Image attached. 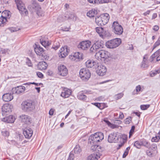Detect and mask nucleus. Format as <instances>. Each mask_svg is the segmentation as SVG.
Returning <instances> with one entry per match:
<instances>
[{
	"mask_svg": "<svg viewBox=\"0 0 160 160\" xmlns=\"http://www.w3.org/2000/svg\"><path fill=\"white\" fill-rule=\"evenodd\" d=\"M11 94L12 93V94H17V88L16 87H15L12 88V91H11Z\"/></svg>",
	"mask_w": 160,
	"mask_h": 160,
	"instance_id": "6e6d98bb",
	"label": "nucleus"
},
{
	"mask_svg": "<svg viewBox=\"0 0 160 160\" xmlns=\"http://www.w3.org/2000/svg\"><path fill=\"white\" fill-rule=\"evenodd\" d=\"M90 3L94 4L95 3H99L100 0H88Z\"/></svg>",
	"mask_w": 160,
	"mask_h": 160,
	"instance_id": "8fccbe9b",
	"label": "nucleus"
},
{
	"mask_svg": "<svg viewBox=\"0 0 160 160\" xmlns=\"http://www.w3.org/2000/svg\"><path fill=\"white\" fill-rule=\"evenodd\" d=\"M150 107V105H142L140 106L141 109L142 110H145Z\"/></svg>",
	"mask_w": 160,
	"mask_h": 160,
	"instance_id": "49530a36",
	"label": "nucleus"
},
{
	"mask_svg": "<svg viewBox=\"0 0 160 160\" xmlns=\"http://www.w3.org/2000/svg\"><path fill=\"white\" fill-rule=\"evenodd\" d=\"M92 104L94 105L95 106H96L98 108H99L100 109H103V108H101V104H102V103H98V102H96V103H92Z\"/></svg>",
	"mask_w": 160,
	"mask_h": 160,
	"instance_id": "603ef678",
	"label": "nucleus"
},
{
	"mask_svg": "<svg viewBox=\"0 0 160 160\" xmlns=\"http://www.w3.org/2000/svg\"><path fill=\"white\" fill-rule=\"evenodd\" d=\"M124 117V115L122 112H120L119 116V118L121 119H122Z\"/></svg>",
	"mask_w": 160,
	"mask_h": 160,
	"instance_id": "0e129e2a",
	"label": "nucleus"
},
{
	"mask_svg": "<svg viewBox=\"0 0 160 160\" xmlns=\"http://www.w3.org/2000/svg\"><path fill=\"white\" fill-rule=\"evenodd\" d=\"M135 128V127L134 126H132V127L131 129L130 130L129 132V137L130 138L131 136H132L133 134Z\"/></svg>",
	"mask_w": 160,
	"mask_h": 160,
	"instance_id": "09e8293b",
	"label": "nucleus"
},
{
	"mask_svg": "<svg viewBox=\"0 0 160 160\" xmlns=\"http://www.w3.org/2000/svg\"><path fill=\"white\" fill-rule=\"evenodd\" d=\"M103 121L107 123L109 126H111V122L106 119H105L103 120Z\"/></svg>",
	"mask_w": 160,
	"mask_h": 160,
	"instance_id": "680f3d73",
	"label": "nucleus"
},
{
	"mask_svg": "<svg viewBox=\"0 0 160 160\" xmlns=\"http://www.w3.org/2000/svg\"><path fill=\"white\" fill-rule=\"evenodd\" d=\"M128 151L125 150L122 156L123 158H125L126 157V156L128 155Z\"/></svg>",
	"mask_w": 160,
	"mask_h": 160,
	"instance_id": "69168bd1",
	"label": "nucleus"
},
{
	"mask_svg": "<svg viewBox=\"0 0 160 160\" xmlns=\"http://www.w3.org/2000/svg\"><path fill=\"white\" fill-rule=\"evenodd\" d=\"M58 69L59 74L63 76L67 75L68 73V70L65 66L61 65L58 67Z\"/></svg>",
	"mask_w": 160,
	"mask_h": 160,
	"instance_id": "f8f14e48",
	"label": "nucleus"
},
{
	"mask_svg": "<svg viewBox=\"0 0 160 160\" xmlns=\"http://www.w3.org/2000/svg\"><path fill=\"white\" fill-rule=\"evenodd\" d=\"M31 6L35 10H38L40 8V6L35 1H32V2Z\"/></svg>",
	"mask_w": 160,
	"mask_h": 160,
	"instance_id": "a878e982",
	"label": "nucleus"
},
{
	"mask_svg": "<svg viewBox=\"0 0 160 160\" xmlns=\"http://www.w3.org/2000/svg\"><path fill=\"white\" fill-rule=\"evenodd\" d=\"M2 110L3 114H9V111H10V104L9 103L5 104L2 106Z\"/></svg>",
	"mask_w": 160,
	"mask_h": 160,
	"instance_id": "6ab92c4d",
	"label": "nucleus"
},
{
	"mask_svg": "<svg viewBox=\"0 0 160 160\" xmlns=\"http://www.w3.org/2000/svg\"><path fill=\"white\" fill-rule=\"evenodd\" d=\"M112 28V32L116 34L120 35L123 32L122 27L117 21H114L113 22Z\"/></svg>",
	"mask_w": 160,
	"mask_h": 160,
	"instance_id": "423d86ee",
	"label": "nucleus"
},
{
	"mask_svg": "<svg viewBox=\"0 0 160 160\" xmlns=\"http://www.w3.org/2000/svg\"><path fill=\"white\" fill-rule=\"evenodd\" d=\"M79 75L83 80L87 81L90 78L91 73L88 69L83 68L80 70Z\"/></svg>",
	"mask_w": 160,
	"mask_h": 160,
	"instance_id": "0eeeda50",
	"label": "nucleus"
},
{
	"mask_svg": "<svg viewBox=\"0 0 160 160\" xmlns=\"http://www.w3.org/2000/svg\"><path fill=\"white\" fill-rule=\"evenodd\" d=\"M65 17L68 19H73L75 17L73 14H69L68 15H66Z\"/></svg>",
	"mask_w": 160,
	"mask_h": 160,
	"instance_id": "a18cd8bd",
	"label": "nucleus"
},
{
	"mask_svg": "<svg viewBox=\"0 0 160 160\" xmlns=\"http://www.w3.org/2000/svg\"><path fill=\"white\" fill-rule=\"evenodd\" d=\"M56 44L57 45H54V46L52 47V48L55 50L57 49L59 47V42H58L56 43Z\"/></svg>",
	"mask_w": 160,
	"mask_h": 160,
	"instance_id": "052dcab7",
	"label": "nucleus"
},
{
	"mask_svg": "<svg viewBox=\"0 0 160 160\" xmlns=\"http://www.w3.org/2000/svg\"><path fill=\"white\" fill-rule=\"evenodd\" d=\"M95 21L96 24L98 26H102L104 25L100 16H98L95 18Z\"/></svg>",
	"mask_w": 160,
	"mask_h": 160,
	"instance_id": "cd10ccee",
	"label": "nucleus"
},
{
	"mask_svg": "<svg viewBox=\"0 0 160 160\" xmlns=\"http://www.w3.org/2000/svg\"><path fill=\"white\" fill-rule=\"evenodd\" d=\"M16 117L15 115H11V123H13L16 119Z\"/></svg>",
	"mask_w": 160,
	"mask_h": 160,
	"instance_id": "5fc2aeb1",
	"label": "nucleus"
},
{
	"mask_svg": "<svg viewBox=\"0 0 160 160\" xmlns=\"http://www.w3.org/2000/svg\"><path fill=\"white\" fill-rule=\"evenodd\" d=\"M103 42L98 40L95 42L92 47L90 48V51L92 52H97L98 50L100 49L103 48Z\"/></svg>",
	"mask_w": 160,
	"mask_h": 160,
	"instance_id": "6e6552de",
	"label": "nucleus"
},
{
	"mask_svg": "<svg viewBox=\"0 0 160 160\" xmlns=\"http://www.w3.org/2000/svg\"><path fill=\"white\" fill-rule=\"evenodd\" d=\"M100 16L104 25H106L108 22L110 18L109 14L105 13L102 14Z\"/></svg>",
	"mask_w": 160,
	"mask_h": 160,
	"instance_id": "412c9836",
	"label": "nucleus"
},
{
	"mask_svg": "<svg viewBox=\"0 0 160 160\" xmlns=\"http://www.w3.org/2000/svg\"><path fill=\"white\" fill-rule=\"evenodd\" d=\"M111 1V0H100V3H108Z\"/></svg>",
	"mask_w": 160,
	"mask_h": 160,
	"instance_id": "4d7b16f0",
	"label": "nucleus"
},
{
	"mask_svg": "<svg viewBox=\"0 0 160 160\" xmlns=\"http://www.w3.org/2000/svg\"><path fill=\"white\" fill-rule=\"evenodd\" d=\"M7 115V114H6ZM8 116L2 118V120L6 122V123H10V115L8 114Z\"/></svg>",
	"mask_w": 160,
	"mask_h": 160,
	"instance_id": "4c0bfd02",
	"label": "nucleus"
},
{
	"mask_svg": "<svg viewBox=\"0 0 160 160\" xmlns=\"http://www.w3.org/2000/svg\"><path fill=\"white\" fill-rule=\"evenodd\" d=\"M97 69L96 72L99 76H103L105 73L107 71V69L105 66L101 64L98 65L97 67Z\"/></svg>",
	"mask_w": 160,
	"mask_h": 160,
	"instance_id": "9b49d317",
	"label": "nucleus"
},
{
	"mask_svg": "<svg viewBox=\"0 0 160 160\" xmlns=\"http://www.w3.org/2000/svg\"><path fill=\"white\" fill-rule=\"evenodd\" d=\"M97 11L95 10L92 9L87 13V16L90 18L93 17L96 14Z\"/></svg>",
	"mask_w": 160,
	"mask_h": 160,
	"instance_id": "c756f323",
	"label": "nucleus"
},
{
	"mask_svg": "<svg viewBox=\"0 0 160 160\" xmlns=\"http://www.w3.org/2000/svg\"><path fill=\"white\" fill-rule=\"evenodd\" d=\"M141 87L140 85H138L136 87V90L137 92H138L140 91Z\"/></svg>",
	"mask_w": 160,
	"mask_h": 160,
	"instance_id": "774afa93",
	"label": "nucleus"
},
{
	"mask_svg": "<svg viewBox=\"0 0 160 160\" xmlns=\"http://www.w3.org/2000/svg\"><path fill=\"white\" fill-rule=\"evenodd\" d=\"M16 88L17 90V94H19L23 92L25 90V88L24 86H18L16 87Z\"/></svg>",
	"mask_w": 160,
	"mask_h": 160,
	"instance_id": "c85d7f7f",
	"label": "nucleus"
},
{
	"mask_svg": "<svg viewBox=\"0 0 160 160\" xmlns=\"http://www.w3.org/2000/svg\"><path fill=\"white\" fill-rule=\"evenodd\" d=\"M77 97L79 99L82 101H85L87 99V96L81 92L78 93Z\"/></svg>",
	"mask_w": 160,
	"mask_h": 160,
	"instance_id": "bb28decb",
	"label": "nucleus"
},
{
	"mask_svg": "<svg viewBox=\"0 0 160 160\" xmlns=\"http://www.w3.org/2000/svg\"><path fill=\"white\" fill-rule=\"evenodd\" d=\"M109 53L108 51L103 50H100L96 52L95 55V58L98 60L104 61L109 57Z\"/></svg>",
	"mask_w": 160,
	"mask_h": 160,
	"instance_id": "7ed1b4c3",
	"label": "nucleus"
},
{
	"mask_svg": "<svg viewBox=\"0 0 160 160\" xmlns=\"http://www.w3.org/2000/svg\"><path fill=\"white\" fill-rule=\"evenodd\" d=\"M22 110L27 112L33 111L35 108L34 102L31 100L23 101L21 104Z\"/></svg>",
	"mask_w": 160,
	"mask_h": 160,
	"instance_id": "f03ea898",
	"label": "nucleus"
},
{
	"mask_svg": "<svg viewBox=\"0 0 160 160\" xmlns=\"http://www.w3.org/2000/svg\"><path fill=\"white\" fill-rule=\"evenodd\" d=\"M71 91L68 89L65 88L62 92L61 96L65 98L68 97L71 94Z\"/></svg>",
	"mask_w": 160,
	"mask_h": 160,
	"instance_id": "4be33fe9",
	"label": "nucleus"
},
{
	"mask_svg": "<svg viewBox=\"0 0 160 160\" xmlns=\"http://www.w3.org/2000/svg\"><path fill=\"white\" fill-rule=\"evenodd\" d=\"M132 118L131 117H129L126 118L125 120V123L126 124H129L130 122V121L132 120Z\"/></svg>",
	"mask_w": 160,
	"mask_h": 160,
	"instance_id": "864d4df0",
	"label": "nucleus"
},
{
	"mask_svg": "<svg viewBox=\"0 0 160 160\" xmlns=\"http://www.w3.org/2000/svg\"><path fill=\"white\" fill-rule=\"evenodd\" d=\"M9 50L7 49L2 48L0 51V53L6 54L8 52Z\"/></svg>",
	"mask_w": 160,
	"mask_h": 160,
	"instance_id": "3c124183",
	"label": "nucleus"
},
{
	"mask_svg": "<svg viewBox=\"0 0 160 160\" xmlns=\"http://www.w3.org/2000/svg\"><path fill=\"white\" fill-rule=\"evenodd\" d=\"M15 2L20 14L23 16L27 15L28 14V12L22 2L20 0H16Z\"/></svg>",
	"mask_w": 160,
	"mask_h": 160,
	"instance_id": "20e7f679",
	"label": "nucleus"
},
{
	"mask_svg": "<svg viewBox=\"0 0 160 160\" xmlns=\"http://www.w3.org/2000/svg\"><path fill=\"white\" fill-rule=\"evenodd\" d=\"M26 63L29 67H32V65L31 60L28 58H26Z\"/></svg>",
	"mask_w": 160,
	"mask_h": 160,
	"instance_id": "de8ad7c7",
	"label": "nucleus"
},
{
	"mask_svg": "<svg viewBox=\"0 0 160 160\" xmlns=\"http://www.w3.org/2000/svg\"><path fill=\"white\" fill-rule=\"evenodd\" d=\"M160 54V48L157 51L154 53L152 55V56L150 57V59L151 60V61H152L153 60V58H154L156 56H157V55H158Z\"/></svg>",
	"mask_w": 160,
	"mask_h": 160,
	"instance_id": "e433bc0d",
	"label": "nucleus"
},
{
	"mask_svg": "<svg viewBox=\"0 0 160 160\" xmlns=\"http://www.w3.org/2000/svg\"><path fill=\"white\" fill-rule=\"evenodd\" d=\"M40 42L46 48L47 47H48L49 45L50 44V43L48 41H45V40H44L43 39L41 38L40 39Z\"/></svg>",
	"mask_w": 160,
	"mask_h": 160,
	"instance_id": "f704fd0d",
	"label": "nucleus"
},
{
	"mask_svg": "<svg viewBox=\"0 0 160 160\" xmlns=\"http://www.w3.org/2000/svg\"><path fill=\"white\" fill-rule=\"evenodd\" d=\"M69 50L67 48H64L63 47L61 48L60 50V53L59 56L62 58H64L68 55Z\"/></svg>",
	"mask_w": 160,
	"mask_h": 160,
	"instance_id": "aec40b11",
	"label": "nucleus"
},
{
	"mask_svg": "<svg viewBox=\"0 0 160 160\" xmlns=\"http://www.w3.org/2000/svg\"><path fill=\"white\" fill-rule=\"evenodd\" d=\"M37 74L38 77L41 78H43V74L41 72H38L37 73Z\"/></svg>",
	"mask_w": 160,
	"mask_h": 160,
	"instance_id": "13d9d810",
	"label": "nucleus"
},
{
	"mask_svg": "<svg viewBox=\"0 0 160 160\" xmlns=\"http://www.w3.org/2000/svg\"><path fill=\"white\" fill-rule=\"evenodd\" d=\"M104 138V135L101 132H98L94 133L93 135H91L89 138L88 143L91 144L93 145L94 147L97 148L99 146L96 145L98 142H100Z\"/></svg>",
	"mask_w": 160,
	"mask_h": 160,
	"instance_id": "f257e3e1",
	"label": "nucleus"
},
{
	"mask_svg": "<svg viewBox=\"0 0 160 160\" xmlns=\"http://www.w3.org/2000/svg\"><path fill=\"white\" fill-rule=\"evenodd\" d=\"M142 146L147 148L150 147V143L145 139H142Z\"/></svg>",
	"mask_w": 160,
	"mask_h": 160,
	"instance_id": "473e14b6",
	"label": "nucleus"
},
{
	"mask_svg": "<svg viewBox=\"0 0 160 160\" xmlns=\"http://www.w3.org/2000/svg\"><path fill=\"white\" fill-rule=\"evenodd\" d=\"M19 118L21 122L26 124H29L30 123L31 118L27 115L22 114L19 116Z\"/></svg>",
	"mask_w": 160,
	"mask_h": 160,
	"instance_id": "f3484780",
	"label": "nucleus"
},
{
	"mask_svg": "<svg viewBox=\"0 0 160 160\" xmlns=\"http://www.w3.org/2000/svg\"><path fill=\"white\" fill-rule=\"evenodd\" d=\"M98 63L93 60H88L86 62V67L88 68L96 69L98 66Z\"/></svg>",
	"mask_w": 160,
	"mask_h": 160,
	"instance_id": "dca6fc26",
	"label": "nucleus"
},
{
	"mask_svg": "<svg viewBox=\"0 0 160 160\" xmlns=\"http://www.w3.org/2000/svg\"><path fill=\"white\" fill-rule=\"evenodd\" d=\"M160 73V68L158 69L157 70H155V71L153 72L152 73L153 74V75H155L158 73Z\"/></svg>",
	"mask_w": 160,
	"mask_h": 160,
	"instance_id": "e2e57ef3",
	"label": "nucleus"
},
{
	"mask_svg": "<svg viewBox=\"0 0 160 160\" xmlns=\"http://www.w3.org/2000/svg\"><path fill=\"white\" fill-rule=\"evenodd\" d=\"M148 148H149L154 152L157 149V145L156 144L153 143L152 144L151 146L150 145V147Z\"/></svg>",
	"mask_w": 160,
	"mask_h": 160,
	"instance_id": "79ce46f5",
	"label": "nucleus"
},
{
	"mask_svg": "<svg viewBox=\"0 0 160 160\" xmlns=\"http://www.w3.org/2000/svg\"><path fill=\"white\" fill-rule=\"evenodd\" d=\"M154 151L149 148V149L146 151L147 155L149 157H152V155Z\"/></svg>",
	"mask_w": 160,
	"mask_h": 160,
	"instance_id": "c03bdc74",
	"label": "nucleus"
},
{
	"mask_svg": "<svg viewBox=\"0 0 160 160\" xmlns=\"http://www.w3.org/2000/svg\"><path fill=\"white\" fill-rule=\"evenodd\" d=\"M95 153L92 154L88 157V160H98L100 158L101 154L100 152H98V150L95 149Z\"/></svg>",
	"mask_w": 160,
	"mask_h": 160,
	"instance_id": "ddd939ff",
	"label": "nucleus"
},
{
	"mask_svg": "<svg viewBox=\"0 0 160 160\" xmlns=\"http://www.w3.org/2000/svg\"><path fill=\"white\" fill-rule=\"evenodd\" d=\"M119 138V136H117L116 133L113 132L108 135V141L110 143H115L118 141Z\"/></svg>",
	"mask_w": 160,
	"mask_h": 160,
	"instance_id": "9d476101",
	"label": "nucleus"
},
{
	"mask_svg": "<svg viewBox=\"0 0 160 160\" xmlns=\"http://www.w3.org/2000/svg\"><path fill=\"white\" fill-rule=\"evenodd\" d=\"M9 12L8 10H5L2 12V15L0 17V26H4L7 22V19L9 15Z\"/></svg>",
	"mask_w": 160,
	"mask_h": 160,
	"instance_id": "1a4fd4ad",
	"label": "nucleus"
},
{
	"mask_svg": "<svg viewBox=\"0 0 160 160\" xmlns=\"http://www.w3.org/2000/svg\"><path fill=\"white\" fill-rule=\"evenodd\" d=\"M160 45V36L159 37L158 40L154 43L152 50H153L157 47Z\"/></svg>",
	"mask_w": 160,
	"mask_h": 160,
	"instance_id": "ea45409f",
	"label": "nucleus"
},
{
	"mask_svg": "<svg viewBox=\"0 0 160 160\" xmlns=\"http://www.w3.org/2000/svg\"><path fill=\"white\" fill-rule=\"evenodd\" d=\"M96 32L99 34L100 37H102L104 35L105 30L102 27H97L96 28Z\"/></svg>",
	"mask_w": 160,
	"mask_h": 160,
	"instance_id": "393cba45",
	"label": "nucleus"
},
{
	"mask_svg": "<svg viewBox=\"0 0 160 160\" xmlns=\"http://www.w3.org/2000/svg\"><path fill=\"white\" fill-rule=\"evenodd\" d=\"M160 139V135L158 136H156L155 137H153L151 141L152 142H158L159 140Z\"/></svg>",
	"mask_w": 160,
	"mask_h": 160,
	"instance_id": "37998d69",
	"label": "nucleus"
},
{
	"mask_svg": "<svg viewBox=\"0 0 160 160\" xmlns=\"http://www.w3.org/2000/svg\"><path fill=\"white\" fill-rule=\"evenodd\" d=\"M23 133L26 138L29 139L32 136L33 131L31 128H26L23 129Z\"/></svg>",
	"mask_w": 160,
	"mask_h": 160,
	"instance_id": "2eb2a0df",
	"label": "nucleus"
},
{
	"mask_svg": "<svg viewBox=\"0 0 160 160\" xmlns=\"http://www.w3.org/2000/svg\"><path fill=\"white\" fill-rule=\"evenodd\" d=\"M124 94L121 92L115 95L114 96V98L116 100H118L121 99L123 96Z\"/></svg>",
	"mask_w": 160,
	"mask_h": 160,
	"instance_id": "58836bf2",
	"label": "nucleus"
},
{
	"mask_svg": "<svg viewBox=\"0 0 160 160\" xmlns=\"http://www.w3.org/2000/svg\"><path fill=\"white\" fill-rule=\"evenodd\" d=\"M48 65L45 62H40L38 64V68L41 70H45L47 68Z\"/></svg>",
	"mask_w": 160,
	"mask_h": 160,
	"instance_id": "5701e85b",
	"label": "nucleus"
},
{
	"mask_svg": "<svg viewBox=\"0 0 160 160\" xmlns=\"http://www.w3.org/2000/svg\"><path fill=\"white\" fill-rule=\"evenodd\" d=\"M134 146L137 148L140 149L142 146V140L140 141H137L135 142Z\"/></svg>",
	"mask_w": 160,
	"mask_h": 160,
	"instance_id": "72a5a7b5",
	"label": "nucleus"
},
{
	"mask_svg": "<svg viewBox=\"0 0 160 160\" xmlns=\"http://www.w3.org/2000/svg\"><path fill=\"white\" fill-rule=\"evenodd\" d=\"M120 38H116L108 41L106 42V46L109 48H114L118 47L121 43Z\"/></svg>",
	"mask_w": 160,
	"mask_h": 160,
	"instance_id": "39448f33",
	"label": "nucleus"
},
{
	"mask_svg": "<svg viewBox=\"0 0 160 160\" xmlns=\"http://www.w3.org/2000/svg\"><path fill=\"white\" fill-rule=\"evenodd\" d=\"M82 54L80 52H77L74 53L73 55L69 56V58L72 61L77 62L80 59H82Z\"/></svg>",
	"mask_w": 160,
	"mask_h": 160,
	"instance_id": "4468645a",
	"label": "nucleus"
},
{
	"mask_svg": "<svg viewBox=\"0 0 160 160\" xmlns=\"http://www.w3.org/2000/svg\"><path fill=\"white\" fill-rule=\"evenodd\" d=\"M2 99L5 102H8L10 101V93H6L3 95Z\"/></svg>",
	"mask_w": 160,
	"mask_h": 160,
	"instance_id": "7c9ffc66",
	"label": "nucleus"
},
{
	"mask_svg": "<svg viewBox=\"0 0 160 160\" xmlns=\"http://www.w3.org/2000/svg\"><path fill=\"white\" fill-rule=\"evenodd\" d=\"M34 51L36 53L39 55H41L44 52L43 49L39 45H36L34 48Z\"/></svg>",
	"mask_w": 160,
	"mask_h": 160,
	"instance_id": "b1692460",
	"label": "nucleus"
},
{
	"mask_svg": "<svg viewBox=\"0 0 160 160\" xmlns=\"http://www.w3.org/2000/svg\"><path fill=\"white\" fill-rule=\"evenodd\" d=\"M159 29V27L157 25L154 26L153 28V29L155 31H157Z\"/></svg>",
	"mask_w": 160,
	"mask_h": 160,
	"instance_id": "338daca9",
	"label": "nucleus"
},
{
	"mask_svg": "<svg viewBox=\"0 0 160 160\" xmlns=\"http://www.w3.org/2000/svg\"><path fill=\"white\" fill-rule=\"evenodd\" d=\"M91 42L89 41H83L80 43L78 47L83 50H85L89 47Z\"/></svg>",
	"mask_w": 160,
	"mask_h": 160,
	"instance_id": "a211bd4d",
	"label": "nucleus"
},
{
	"mask_svg": "<svg viewBox=\"0 0 160 160\" xmlns=\"http://www.w3.org/2000/svg\"><path fill=\"white\" fill-rule=\"evenodd\" d=\"M20 29L16 28H11V32H14Z\"/></svg>",
	"mask_w": 160,
	"mask_h": 160,
	"instance_id": "bf43d9fd",
	"label": "nucleus"
},
{
	"mask_svg": "<svg viewBox=\"0 0 160 160\" xmlns=\"http://www.w3.org/2000/svg\"><path fill=\"white\" fill-rule=\"evenodd\" d=\"M74 151L75 154H79L82 151V149L79 145H77L74 148Z\"/></svg>",
	"mask_w": 160,
	"mask_h": 160,
	"instance_id": "c9c22d12",
	"label": "nucleus"
},
{
	"mask_svg": "<svg viewBox=\"0 0 160 160\" xmlns=\"http://www.w3.org/2000/svg\"><path fill=\"white\" fill-rule=\"evenodd\" d=\"M148 65L146 61H142L141 64V67L142 68H147Z\"/></svg>",
	"mask_w": 160,
	"mask_h": 160,
	"instance_id": "a19ab883",
	"label": "nucleus"
},
{
	"mask_svg": "<svg viewBox=\"0 0 160 160\" xmlns=\"http://www.w3.org/2000/svg\"><path fill=\"white\" fill-rule=\"evenodd\" d=\"M2 135L4 137L5 139H7L8 138V137L9 136V131L8 130H4L2 131Z\"/></svg>",
	"mask_w": 160,
	"mask_h": 160,
	"instance_id": "2f4dec72",
	"label": "nucleus"
}]
</instances>
